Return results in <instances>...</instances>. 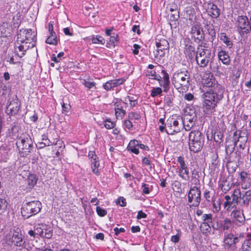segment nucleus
<instances>
[{
    "label": "nucleus",
    "instance_id": "nucleus-1",
    "mask_svg": "<svg viewBox=\"0 0 251 251\" xmlns=\"http://www.w3.org/2000/svg\"><path fill=\"white\" fill-rule=\"evenodd\" d=\"M202 108L211 113L215 112L218 102L223 98V90H209L202 95Z\"/></svg>",
    "mask_w": 251,
    "mask_h": 251
},
{
    "label": "nucleus",
    "instance_id": "nucleus-2",
    "mask_svg": "<svg viewBox=\"0 0 251 251\" xmlns=\"http://www.w3.org/2000/svg\"><path fill=\"white\" fill-rule=\"evenodd\" d=\"M171 80L174 87L179 92H183L187 90L189 87L190 74L187 70H178L173 74Z\"/></svg>",
    "mask_w": 251,
    "mask_h": 251
},
{
    "label": "nucleus",
    "instance_id": "nucleus-3",
    "mask_svg": "<svg viewBox=\"0 0 251 251\" xmlns=\"http://www.w3.org/2000/svg\"><path fill=\"white\" fill-rule=\"evenodd\" d=\"M20 156L26 157L31 152L33 148L31 137L27 132H23L17 136L16 143Z\"/></svg>",
    "mask_w": 251,
    "mask_h": 251
},
{
    "label": "nucleus",
    "instance_id": "nucleus-4",
    "mask_svg": "<svg viewBox=\"0 0 251 251\" xmlns=\"http://www.w3.org/2000/svg\"><path fill=\"white\" fill-rule=\"evenodd\" d=\"M161 73L163 75L162 80L161 77L156 74L154 70L147 71L146 76L149 79L156 80L158 81L159 85L163 89V92H168L170 88V81L169 74L165 70H162Z\"/></svg>",
    "mask_w": 251,
    "mask_h": 251
},
{
    "label": "nucleus",
    "instance_id": "nucleus-5",
    "mask_svg": "<svg viewBox=\"0 0 251 251\" xmlns=\"http://www.w3.org/2000/svg\"><path fill=\"white\" fill-rule=\"evenodd\" d=\"M42 208V203L39 201H31L23 204L21 213L25 218H28L39 213Z\"/></svg>",
    "mask_w": 251,
    "mask_h": 251
},
{
    "label": "nucleus",
    "instance_id": "nucleus-6",
    "mask_svg": "<svg viewBox=\"0 0 251 251\" xmlns=\"http://www.w3.org/2000/svg\"><path fill=\"white\" fill-rule=\"evenodd\" d=\"M37 34L31 29L22 28L19 30L17 35V38L23 40L34 48L37 42Z\"/></svg>",
    "mask_w": 251,
    "mask_h": 251
},
{
    "label": "nucleus",
    "instance_id": "nucleus-7",
    "mask_svg": "<svg viewBox=\"0 0 251 251\" xmlns=\"http://www.w3.org/2000/svg\"><path fill=\"white\" fill-rule=\"evenodd\" d=\"M202 82L205 87L211 88L210 90H223L222 86L218 83L213 74L209 71L204 72L202 75Z\"/></svg>",
    "mask_w": 251,
    "mask_h": 251
},
{
    "label": "nucleus",
    "instance_id": "nucleus-8",
    "mask_svg": "<svg viewBox=\"0 0 251 251\" xmlns=\"http://www.w3.org/2000/svg\"><path fill=\"white\" fill-rule=\"evenodd\" d=\"M182 121V118L180 117L173 116L167 120L166 132L168 134L174 135L180 131L179 127V122Z\"/></svg>",
    "mask_w": 251,
    "mask_h": 251
},
{
    "label": "nucleus",
    "instance_id": "nucleus-9",
    "mask_svg": "<svg viewBox=\"0 0 251 251\" xmlns=\"http://www.w3.org/2000/svg\"><path fill=\"white\" fill-rule=\"evenodd\" d=\"M241 236V234L238 237L237 235L232 232L225 233L223 238V245L225 249L236 250L237 244L239 242V237Z\"/></svg>",
    "mask_w": 251,
    "mask_h": 251
},
{
    "label": "nucleus",
    "instance_id": "nucleus-10",
    "mask_svg": "<svg viewBox=\"0 0 251 251\" xmlns=\"http://www.w3.org/2000/svg\"><path fill=\"white\" fill-rule=\"evenodd\" d=\"M177 162L179 164L178 176L182 180L188 181L190 178V172L184 157L182 156L177 157Z\"/></svg>",
    "mask_w": 251,
    "mask_h": 251
},
{
    "label": "nucleus",
    "instance_id": "nucleus-11",
    "mask_svg": "<svg viewBox=\"0 0 251 251\" xmlns=\"http://www.w3.org/2000/svg\"><path fill=\"white\" fill-rule=\"evenodd\" d=\"M53 131V134L55 133V135L53 138V141H48V142H44L43 141L38 142L37 146L38 149H42L46 146H50L51 145H58L59 149L57 150L55 154L56 157H59L60 154V151H61V149L65 148V145L62 140L58 139L57 134L54 131Z\"/></svg>",
    "mask_w": 251,
    "mask_h": 251
},
{
    "label": "nucleus",
    "instance_id": "nucleus-12",
    "mask_svg": "<svg viewBox=\"0 0 251 251\" xmlns=\"http://www.w3.org/2000/svg\"><path fill=\"white\" fill-rule=\"evenodd\" d=\"M237 28L241 35L247 34L251 31V25L248 18L246 16H238L236 21Z\"/></svg>",
    "mask_w": 251,
    "mask_h": 251
},
{
    "label": "nucleus",
    "instance_id": "nucleus-13",
    "mask_svg": "<svg viewBox=\"0 0 251 251\" xmlns=\"http://www.w3.org/2000/svg\"><path fill=\"white\" fill-rule=\"evenodd\" d=\"M201 201L200 188L197 186H192L188 193V201L194 206H198Z\"/></svg>",
    "mask_w": 251,
    "mask_h": 251
},
{
    "label": "nucleus",
    "instance_id": "nucleus-14",
    "mask_svg": "<svg viewBox=\"0 0 251 251\" xmlns=\"http://www.w3.org/2000/svg\"><path fill=\"white\" fill-rule=\"evenodd\" d=\"M232 138L235 146L237 145L238 142H240L239 148L242 150L244 149L245 145L248 139V134L246 132H244L240 129L236 130L233 133Z\"/></svg>",
    "mask_w": 251,
    "mask_h": 251
},
{
    "label": "nucleus",
    "instance_id": "nucleus-15",
    "mask_svg": "<svg viewBox=\"0 0 251 251\" xmlns=\"http://www.w3.org/2000/svg\"><path fill=\"white\" fill-rule=\"evenodd\" d=\"M184 53L186 57L191 60H194L196 55L198 53V48L196 50L195 44L189 39H185L184 41Z\"/></svg>",
    "mask_w": 251,
    "mask_h": 251
},
{
    "label": "nucleus",
    "instance_id": "nucleus-16",
    "mask_svg": "<svg viewBox=\"0 0 251 251\" xmlns=\"http://www.w3.org/2000/svg\"><path fill=\"white\" fill-rule=\"evenodd\" d=\"M213 56L212 53L198 51L194 59L200 67L205 68L208 66Z\"/></svg>",
    "mask_w": 251,
    "mask_h": 251
},
{
    "label": "nucleus",
    "instance_id": "nucleus-17",
    "mask_svg": "<svg viewBox=\"0 0 251 251\" xmlns=\"http://www.w3.org/2000/svg\"><path fill=\"white\" fill-rule=\"evenodd\" d=\"M191 39L196 43H199L204 40V33L201 25L195 24L193 25L190 32Z\"/></svg>",
    "mask_w": 251,
    "mask_h": 251
},
{
    "label": "nucleus",
    "instance_id": "nucleus-18",
    "mask_svg": "<svg viewBox=\"0 0 251 251\" xmlns=\"http://www.w3.org/2000/svg\"><path fill=\"white\" fill-rule=\"evenodd\" d=\"M7 243L11 246L22 247L25 244L23 236L20 232L14 230L7 238Z\"/></svg>",
    "mask_w": 251,
    "mask_h": 251
},
{
    "label": "nucleus",
    "instance_id": "nucleus-19",
    "mask_svg": "<svg viewBox=\"0 0 251 251\" xmlns=\"http://www.w3.org/2000/svg\"><path fill=\"white\" fill-rule=\"evenodd\" d=\"M29 48H32L30 45L25 43L23 40L17 38L14 43V52L16 55L20 58L23 57Z\"/></svg>",
    "mask_w": 251,
    "mask_h": 251
},
{
    "label": "nucleus",
    "instance_id": "nucleus-20",
    "mask_svg": "<svg viewBox=\"0 0 251 251\" xmlns=\"http://www.w3.org/2000/svg\"><path fill=\"white\" fill-rule=\"evenodd\" d=\"M20 107L21 102L16 96L12 100L10 99L9 103L6 107V113L10 116H15L18 113Z\"/></svg>",
    "mask_w": 251,
    "mask_h": 251
},
{
    "label": "nucleus",
    "instance_id": "nucleus-21",
    "mask_svg": "<svg viewBox=\"0 0 251 251\" xmlns=\"http://www.w3.org/2000/svg\"><path fill=\"white\" fill-rule=\"evenodd\" d=\"M88 157L90 160L92 173L97 176H100V172L99 169V167H100V160L95 151H89Z\"/></svg>",
    "mask_w": 251,
    "mask_h": 251
},
{
    "label": "nucleus",
    "instance_id": "nucleus-22",
    "mask_svg": "<svg viewBox=\"0 0 251 251\" xmlns=\"http://www.w3.org/2000/svg\"><path fill=\"white\" fill-rule=\"evenodd\" d=\"M230 216L235 225L240 226L245 224L246 219L243 210L235 208L231 212Z\"/></svg>",
    "mask_w": 251,
    "mask_h": 251
},
{
    "label": "nucleus",
    "instance_id": "nucleus-23",
    "mask_svg": "<svg viewBox=\"0 0 251 251\" xmlns=\"http://www.w3.org/2000/svg\"><path fill=\"white\" fill-rule=\"evenodd\" d=\"M239 183L243 189L246 190L251 187V177L247 172L242 171L240 173Z\"/></svg>",
    "mask_w": 251,
    "mask_h": 251
},
{
    "label": "nucleus",
    "instance_id": "nucleus-24",
    "mask_svg": "<svg viewBox=\"0 0 251 251\" xmlns=\"http://www.w3.org/2000/svg\"><path fill=\"white\" fill-rule=\"evenodd\" d=\"M125 81L126 79L123 77L111 79L103 83L102 87L106 91H110L113 90L114 88L124 84Z\"/></svg>",
    "mask_w": 251,
    "mask_h": 251
},
{
    "label": "nucleus",
    "instance_id": "nucleus-25",
    "mask_svg": "<svg viewBox=\"0 0 251 251\" xmlns=\"http://www.w3.org/2000/svg\"><path fill=\"white\" fill-rule=\"evenodd\" d=\"M122 102L121 99H116V101L114 103L115 115L118 120L123 119L126 113V110L123 109Z\"/></svg>",
    "mask_w": 251,
    "mask_h": 251
},
{
    "label": "nucleus",
    "instance_id": "nucleus-26",
    "mask_svg": "<svg viewBox=\"0 0 251 251\" xmlns=\"http://www.w3.org/2000/svg\"><path fill=\"white\" fill-rule=\"evenodd\" d=\"M235 225L233 221L230 218H225L223 220L220 221L217 223V229L223 231H227L230 229L233 228V225Z\"/></svg>",
    "mask_w": 251,
    "mask_h": 251
},
{
    "label": "nucleus",
    "instance_id": "nucleus-27",
    "mask_svg": "<svg viewBox=\"0 0 251 251\" xmlns=\"http://www.w3.org/2000/svg\"><path fill=\"white\" fill-rule=\"evenodd\" d=\"M225 201L224 203V206L227 212L230 211L232 209L236 208L238 203H236L233 199L231 200V197L229 195H226L224 197Z\"/></svg>",
    "mask_w": 251,
    "mask_h": 251
},
{
    "label": "nucleus",
    "instance_id": "nucleus-28",
    "mask_svg": "<svg viewBox=\"0 0 251 251\" xmlns=\"http://www.w3.org/2000/svg\"><path fill=\"white\" fill-rule=\"evenodd\" d=\"M207 13L211 18L216 19L220 16V10L216 4L210 3L208 4Z\"/></svg>",
    "mask_w": 251,
    "mask_h": 251
},
{
    "label": "nucleus",
    "instance_id": "nucleus-29",
    "mask_svg": "<svg viewBox=\"0 0 251 251\" xmlns=\"http://www.w3.org/2000/svg\"><path fill=\"white\" fill-rule=\"evenodd\" d=\"M240 250V251H251V233L246 234Z\"/></svg>",
    "mask_w": 251,
    "mask_h": 251
},
{
    "label": "nucleus",
    "instance_id": "nucleus-30",
    "mask_svg": "<svg viewBox=\"0 0 251 251\" xmlns=\"http://www.w3.org/2000/svg\"><path fill=\"white\" fill-rule=\"evenodd\" d=\"M123 102L125 104V108L129 107L133 108L135 106L137 103V99L135 96H127L124 99Z\"/></svg>",
    "mask_w": 251,
    "mask_h": 251
},
{
    "label": "nucleus",
    "instance_id": "nucleus-31",
    "mask_svg": "<svg viewBox=\"0 0 251 251\" xmlns=\"http://www.w3.org/2000/svg\"><path fill=\"white\" fill-rule=\"evenodd\" d=\"M203 142L189 141V148L194 153L198 152L202 148Z\"/></svg>",
    "mask_w": 251,
    "mask_h": 251
},
{
    "label": "nucleus",
    "instance_id": "nucleus-32",
    "mask_svg": "<svg viewBox=\"0 0 251 251\" xmlns=\"http://www.w3.org/2000/svg\"><path fill=\"white\" fill-rule=\"evenodd\" d=\"M218 57L224 64L228 65L230 64V59L227 51L221 50L218 52Z\"/></svg>",
    "mask_w": 251,
    "mask_h": 251
},
{
    "label": "nucleus",
    "instance_id": "nucleus-33",
    "mask_svg": "<svg viewBox=\"0 0 251 251\" xmlns=\"http://www.w3.org/2000/svg\"><path fill=\"white\" fill-rule=\"evenodd\" d=\"M138 147V141L136 139H133L129 141L127 147V149L128 151H130L135 154H138L139 153Z\"/></svg>",
    "mask_w": 251,
    "mask_h": 251
},
{
    "label": "nucleus",
    "instance_id": "nucleus-34",
    "mask_svg": "<svg viewBox=\"0 0 251 251\" xmlns=\"http://www.w3.org/2000/svg\"><path fill=\"white\" fill-rule=\"evenodd\" d=\"M189 141L196 142H203L201 132L199 130H194L190 132L189 135Z\"/></svg>",
    "mask_w": 251,
    "mask_h": 251
},
{
    "label": "nucleus",
    "instance_id": "nucleus-35",
    "mask_svg": "<svg viewBox=\"0 0 251 251\" xmlns=\"http://www.w3.org/2000/svg\"><path fill=\"white\" fill-rule=\"evenodd\" d=\"M157 50L156 53L154 54L155 58H159L160 59L161 58L165 56L166 53L169 51L170 47H156Z\"/></svg>",
    "mask_w": 251,
    "mask_h": 251
},
{
    "label": "nucleus",
    "instance_id": "nucleus-36",
    "mask_svg": "<svg viewBox=\"0 0 251 251\" xmlns=\"http://www.w3.org/2000/svg\"><path fill=\"white\" fill-rule=\"evenodd\" d=\"M155 40L156 47H170L168 40L161 35H157Z\"/></svg>",
    "mask_w": 251,
    "mask_h": 251
},
{
    "label": "nucleus",
    "instance_id": "nucleus-37",
    "mask_svg": "<svg viewBox=\"0 0 251 251\" xmlns=\"http://www.w3.org/2000/svg\"><path fill=\"white\" fill-rule=\"evenodd\" d=\"M220 39L228 49L232 48L233 43L226 33L221 32L220 34Z\"/></svg>",
    "mask_w": 251,
    "mask_h": 251
},
{
    "label": "nucleus",
    "instance_id": "nucleus-38",
    "mask_svg": "<svg viewBox=\"0 0 251 251\" xmlns=\"http://www.w3.org/2000/svg\"><path fill=\"white\" fill-rule=\"evenodd\" d=\"M198 51L202 52L212 53V48L209 45L205 42H201L198 46Z\"/></svg>",
    "mask_w": 251,
    "mask_h": 251
},
{
    "label": "nucleus",
    "instance_id": "nucleus-39",
    "mask_svg": "<svg viewBox=\"0 0 251 251\" xmlns=\"http://www.w3.org/2000/svg\"><path fill=\"white\" fill-rule=\"evenodd\" d=\"M219 188L224 194L227 193L231 189V185L226 180H223L219 183Z\"/></svg>",
    "mask_w": 251,
    "mask_h": 251
},
{
    "label": "nucleus",
    "instance_id": "nucleus-40",
    "mask_svg": "<svg viewBox=\"0 0 251 251\" xmlns=\"http://www.w3.org/2000/svg\"><path fill=\"white\" fill-rule=\"evenodd\" d=\"M200 229L202 234L206 236L210 234L211 231V228L209 223H207V222H202L201 224Z\"/></svg>",
    "mask_w": 251,
    "mask_h": 251
},
{
    "label": "nucleus",
    "instance_id": "nucleus-41",
    "mask_svg": "<svg viewBox=\"0 0 251 251\" xmlns=\"http://www.w3.org/2000/svg\"><path fill=\"white\" fill-rule=\"evenodd\" d=\"M38 178L35 175H29L27 178L26 182L29 188H33L37 183Z\"/></svg>",
    "mask_w": 251,
    "mask_h": 251
},
{
    "label": "nucleus",
    "instance_id": "nucleus-42",
    "mask_svg": "<svg viewBox=\"0 0 251 251\" xmlns=\"http://www.w3.org/2000/svg\"><path fill=\"white\" fill-rule=\"evenodd\" d=\"M47 44L52 45H56L57 44V38L56 33H49V35L46 40Z\"/></svg>",
    "mask_w": 251,
    "mask_h": 251
},
{
    "label": "nucleus",
    "instance_id": "nucleus-43",
    "mask_svg": "<svg viewBox=\"0 0 251 251\" xmlns=\"http://www.w3.org/2000/svg\"><path fill=\"white\" fill-rule=\"evenodd\" d=\"M127 117L129 118V120L133 121L134 124L135 125L137 123V121L140 120L141 116L137 112L131 111L128 113Z\"/></svg>",
    "mask_w": 251,
    "mask_h": 251
},
{
    "label": "nucleus",
    "instance_id": "nucleus-44",
    "mask_svg": "<svg viewBox=\"0 0 251 251\" xmlns=\"http://www.w3.org/2000/svg\"><path fill=\"white\" fill-rule=\"evenodd\" d=\"M19 128L17 126L14 125L11 128L9 132V136L13 139H16L17 136H20V135L18 134Z\"/></svg>",
    "mask_w": 251,
    "mask_h": 251
},
{
    "label": "nucleus",
    "instance_id": "nucleus-45",
    "mask_svg": "<svg viewBox=\"0 0 251 251\" xmlns=\"http://www.w3.org/2000/svg\"><path fill=\"white\" fill-rule=\"evenodd\" d=\"M242 199L244 204L249 205L250 202L251 201V190L246 191L244 194H243Z\"/></svg>",
    "mask_w": 251,
    "mask_h": 251
},
{
    "label": "nucleus",
    "instance_id": "nucleus-46",
    "mask_svg": "<svg viewBox=\"0 0 251 251\" xmlns=\"http://www.w3.org/2000/svg\"><path fill=\"white\" fill-rule=\"evenodd\" d=\"M213 192L206 189L203 193V197L205 200L208 202L211 201H213V198L214 196V191L212 190Z\"/></svg>",
    "mask_w": 251,
    "mask_h": 251
},
{
    "label": "nucleus",
    "instance_id": "nucleus-47",
    "mask_svg": "<svg viewBox=\"0 0 251 251\" xmlns=\"http://www.w3.org/2000/svg\"><path fill=\"white\" fill-rule=\"evenodd\" d=\"M163 90L161 87H153L151 91V96L152 98L160 96L162 93Z\"/></svg>",
    "mask_w": 251,
    "mask_h": 251
},
{
    "label": "nucleus",
    "instance_id": "nucleus-48",
    "mask_svg": "<svg viewBox=\"0 0 251 251\" xmlns=\"http://www.w3.org/2000/svg\"><path fill=\"white\" fill-rule=\"evenodd\" d=\"M181 122L183 123V127L186 131H190L195 125L194 120L189 122L188 120H182Z\"/></svg>",
    "mask_w": 251,
    "mask_h": 251
},
{
    "label": "nucleus",
    "instance_id": "nucleus-49",
    "mask_svg": "<svg viewBox=\"0 0 251 251\" xmlns=\"http://www.w3.org/2000/svg\"><path fill=\"white\" fill-rule=\"evenodd\" d=\"M46 225L39 224L34 226V230L36 235H38L40 237L44 236V229Z\"/></svg>",
    "mask_w": 251,
    "mask_h": 251
},
{
    "label": "nucleus",
    "instance_id": "nucleus-50",
    "mask_svg": "<svg viewBox=\"0 0 251 251\" xmlns=\"http://www.w3.org/2000/svg\"><path fill=\"white\" fill-rule=\"evenodd\" d=\"M104 126L107 129H111L116 126V122L111 121L110 118H107L104 120Z\"/></svg>",
    "mask_w": 251,
    "mask_h": 251
},
{
    "label": "nucleus",
    "instance_id": "nucleus-51",
    "mask_svg": "<svg viewBox=\"0 0 251 251\" xmlns=\"http://www.w3.org/2000/svg\"><path fill=\"white\" fill-rule=\"evenodd\" d=\"M90 77H89L87 79H83L82 84L84 86L88 89H90L92 88L95 87L96 85V83L94 81H90Z\"/></svg>",
    "mask_w": 251,
    "mask_h": 251
},
{
    "label": "nucleus",
    "instance_id": "nucleus-52",
    "mask_svg": "<svg viewBox=\"0 0 251 251\" xmlns=\"http://www.w3.org/2000/svg\"><path fill=\"white\" fill-rule=\"evenodd\" d=\"M241 192L240 189L239 188L235 189L231 195V197L233 198V201H235L236 203H238L239 199L241 198Z\"/></svg>",
    "mask_w": 251,
    "mask_h": 251
},
{
    "label": "nucleus",
    "instance_id": "nucleus-53",
    "mask_svg": "<svg viewBox=\"0 0 251 251\" xmlns=\"http://www.w3.org/2000/svg\"><path fill=\"white\" fill-rule=\"evenodd\" d=\"M92 42L93 44H102L105 43L104 39L101 36L97 35L96 37L93 36L91 38Z\"/></svg>",
    "mask_w": 251,
    "mask_h": 251
},
{
    "label": "nucleus",
    "instance_id": "nucleus-54",
    "mask_svg": "<svg viewBox=\"0 0 251 251\" xmlns=\"http://www.w3.org/2000/svg\"><path fill=\"white\" fill-rule=\"evenodd\" d=\"M52 230L46 225V226H44V236L42 237L47 239H50L52 237Z\"/></svg>",
    "mask_w": 251,
    "mask_h": 251
},
{
    "label": "nucleus",
    "instance_id": "nucleus-55",
    "mask_svg": "<svg viewBox=\"0 0 251 251\" xmlns=\"http://www.w3.org/2000/svg\"><path fill=\"white\" fill-rule=\"evenodd\" d=\"M177 233L173 235L171 237V241L174 243H177L179 241L180 238L181 236V231L180 229H178L176 230Z\"/></svg>",
    "mask_w": 251,
    "mask_h": 251
},
{
    "label": "nucleus",
    "instance_id": "nucleus-56",
    "mask_svg": "<svg viewBox=\"0 0 251 251\" xmlns=\"http://www.w3.org/2000/svg\"><path fill=\"white\" fill-rule=\"evenodd\" d=\"M123 125L125 128H127L129 130H131L133 129V124L131 120L129 119V118H127L123 121Z\"/></svg>",
    "mask_w": 251,
    "mask_h": 251
},
{
    "label": "nucleus",
    "instance_id": "nucleus-57",
    "mask_svg": "<svg viewBox=\"0 0 251 251\" xmlns=\"http://www.w3.org/2000/svg\"><path fill=\"white\" fill-rule=\"evenodd\" d=\"M118 35L117 34L113 33L112 36H111L109 39V45L113 47L115 46V42L118 41Z\"/></svg>",
    "mask_w": 251,
    "mask_h": 251
},
{
    "label": "nucleus",
    "instance_id": "nucleus-58",
    "mask_svg": "<svg viewBox=\"0 0 251 251\" xmlns=\"http://www.w3.org/2000/svg\"><path fill=\"white\" fill-rule=\"evenodd\" d=\"M202 222H207V223H211L212 222V215L211 214H204L201 217Z\"/></svg>",
    "mask_w": 251,
    "mask_h": 251
},
{
    "label": "nucleus",
    "instance_id": "nucleus-59",
    "mask_svg": "<svg viewBox=\"0 0 251 251\" xmlns=\"http://www.w3.org/2000/svg\"><path fill=\"white\" fill-rule=\"evenodd\" d=\"M213 211L214 212L217 213L218 212L220 209H221V201L220 199H219L216 202H215V201H213Z\"/></svg>",
    "mask_w": 251,
    "mask_h": 251
},
{
    "label": "nucleus",
    "instance_id": "nucleus-60",
    "mask_svg": "<svg viewBox=\"0 0 251 251\" xmlns=\"http://www.w3.org/2000/svg\"><path fill=\"white\" fill-rule=\"evenodd\" d=\"M64 55V53L63 52H60L57 56H56L55 54H53L51 57V60L55 63L59 62Z\"/></svg>",
    "mask_w": 251,
    "mask_h": 251
},
{
    "label": "nucleus",
    "instance_id": "nucleus-61",
    "mask_svg": "<svg viewBox=\"0 0 251 251\" xmlns=\"http://www.w3.org/2000/svg\"><path fill=\"white\" fill-rule=\"evenodd\" d=\"M167 8L171 12L178 11L177 5L174 2L168 4Z\"/></svg>",
    "mask_w": 251,
    "mask_h": 251
},
{
    "label": "nucleus",
    "instance_id": "nucleus-62",
    "mask_svg": "<svg viewBox=\"0 0 251 251\" xmlns=\"http://www.w3.org/2000/svg\"><path fill=\"white\" fill-rule=\"evenodd\" d=\"M96 212L100 217H104L106 215L107 212L106 210L101 208L100 206L96 207Z\"/></svg>",
    "mask_w": 251,
    "mask_h": 251
},
{
    "label": "nucleus",
    "instance_id": "nucleus-63",
    "mask_svg": "<svg viewBox=\"0 0 251 251\" xmlns=\"http://www.w3.org/2000/svg\"><path fill=\"white\" fill-rule=\"evenodd\" d=\"M159 122L161 124V125L159 126V130L161 132H166V126L165 124L164 118H161L159 120Z\"/></svg>",
    "mask_w": 251,
    "mask_h": 251
},
{
    "label": "nucleus",
    "instance_id": "nucleus-64",
    "mask_svg": "<svg viewBox=\"0 0 251 251\" xmlns=\"http://www.w3.org/2000/svg\"><path fill=\"white\" fill-rule=\"evenodd\" d=\"M62 106V112L63 113H68L71 109V106L70 103H65L64 102H63L61 103Z\"/></svg>",
    "mask_w": 251,
    "mask_h": 251
}]
</instances>
